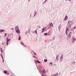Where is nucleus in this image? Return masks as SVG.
<instances>
[{
	"mask_svg": "<svg viewBox=\"0 0 76 76\" xmlns=\"http://www.w3.org/2000/svg\"><path fill=\"white\" fill-rule=\"evenodd\" d=\"M15 32H16V33H17V34H19L20 33V30L19 29V27L18 26H16L15 27Z\"/></svg>",
	"mask_w": 76,
	"mask_h": 76,
	"instance_id": "nucleus-1",
	"label": "nucleus"
},
{
	"mask_svg": "<svg viewBox=\"0 0 76 76\" xmlns=\"http://www.w3.org/2000/svg\"><path fill=\"white\" fill-rule=\"evenodd\" d=\"M68 23L69 25L70 26H71L72 25H73V23L72 21H69L68 22Z\"/></svg>",
	"mask_w": 76,
	"mask_h": 76,
	"instance_id": "nucleus-2",
	"label": "nucleus"
},
{
	"mask_svg": "<svg viewBox=\"0 0 76 76\" xmlns=\"http://www.w3.org/2000/svg\"><path fill=\"white\" fill-rule=\"evenodd\" d=\"M68 19V17L67 15H65V18L64 19V21H66V20H67Z\"/></svg>",
	"mask_w": 76,
	"mask_h": 76,
	"instance_id": "nucleus-3",
	"label": "nucleus"
},
{
	"mask_svg": "<svg viewBox=\"0 0 76 76\" xmlns=\"http://www.w3.org/2000/svg\"><path fill=\"white\" fill-rule=\"evenodd\" d=\"M75 40H76V38H75V37L73 38L72 40V43H74V42H75Z\"/></svg>",
	"mask_w": 76,
	"mask_h": 76,
	"instance_id": "nucleus-4",
	"label": "nucleus"
},
{
	"mask_svg": "<svg viewBox=\"0 0 76 76\" xmlns=\"http://www.w3.org/2000/svg\"><path fill=\"white\" fill-rule=\"evenodd\" d=\"M63 56H61L60 58V62H61L62 61V60H63Z\"/></svg>",
	"mask_w": 76,
	"mask_h": 76,
	"instance_id": "nucleus-5",
	"label": "nucleus"
},
{
	"mask_svg": "<svg viewBox=\"0 0 76 76\" xmlns=\"http://www.w3.org/2000/svg\"><path fill=\"white\" fill-rule=\"evenodd\" d=\"M69 30V29H68V28H66V35H67V34H68V33H67V31H68Z\"/></svg>",
	"mask_w": 76,
	"mask_h": 76,
	"instance_id": "nucleus-6",
	"label": "nucleus"
},
{
	"mask_svg": "<svg viewBox=\"0 0 76 76\" xmlns=\"http://www.w3.org/2000/svg\"><path fill=\"white\" fill-rule=\"evenodd\" d=\"M20 44L21 45H23V46H24V47H26V45H24V44L23 43V42H20Z\"/></svg>",
	"mask_w": 76,
	"mask_h": 76,
	"instance_id": "nucleus-7",
	"label": "nucleus"
},
{
	"mask_svg": "<svg viewBox=\"0 0 76 76\" xmlns=\"http://www.w3.org/2000/svg\"><path fill=\"white\" fill-rule=\"evenodd\" d=\"M50 25L52 27V28H53V23H50Z\"/></svg>",
	"mask_w": 76,
	"mask_h": 76,
	"instance_id": "nucleus-8",
	"label": "nucleus"
},
{
	"mask_svg": "<svg viewBox=\"0 0 76 76\" xmlns=\"http://www.w3.org/2000/svg\"><path fill=\"white\" fill-rule=\"evenodd\" d=\"M33 33H36V34L37 35L38 33H37V30H35L33 31Z\"/></svg>",
	"mask_w": 76,
	"mask_h": 76,
	"instance_id": "nucleus-9",
	"label": "nucleus"
},
{
	"mask_svg": "<svg viewBox=\"0 0 76 76\" xmlns=\"http://www.w3.org/2000/svg\"><path fill=\"white\" fill-rule=\"evenodd\" d=\"M37 14V11H34V16H35L36 14Z\"/></svg>",
	"mask_w": 76,
	"mask_h": 76,
	"instance_id": "nucleus-10",
	"label": "nucleus"
},
{
	"mask_svg": "<svg viewBox=\"0 0 76 76\" xmlns=\"http://www.w3.org/2000/svg\"><path fill=\"white\" fill-rule=\"evenodd\" d=\"M41 73H45V71L44 69H43L42 71L41 72Z\"/></svg>",
	"mask_w": 76,
	"mask_h": 76,
	"instance_id": "nucleus-11",
	"label": "nucleus"
},
{
	"mask_svg": "<svg viewBox=\"0 0 76 76\" xmlns=\"http://www.w3.org/2000/svg\"><path fill=\"white\" fill-rule=\"evenodd\" d=\"M44 31H46V30H45V28H43L42 30V32H43Z\"/></svg>",
	"mask_w": 76,
	"mask_h": 76,
	"instance_id": "nucleus-12",
	"label": "nucleus"
},
{
	"mask_svg": "<svg viewBox=\"0 0 76 76\" xmlns=\"http://www.w3.org/2000/svg\"><path fill=\"white\" fill-rule=\"evenodd\" d=\"M68 39H69L70 38V34H69L67 37Z\"/></svg>",
	"mask_w": 76,
	"mask_h": 76,
	"instance_id": "nucleus-13",
	"label": "nucleus"
},
{
	"mask_svg": "<svg viewBox=\"0 0 76 76\" xmlns=\"http://www.w3.org/2000/svg\"><path fill=\"white\" fill-rule=\"evenodd\" d=\"M49 64L50 66H51V67H52V66H53V64H52L51 63H50Z\"/></svg>",
	"mask_w": 76,
	"mask_h": 76,
	"instance_id": "nucleus-14",
	"label": "nucleus"
},
{
	"mask_svg": "<svg viewBox=\"0 0 76 76\" xmlns=\"http://www.w3.org/2000/svg\"><path fill=\"white\" fill-rule=\"evenodd\" d=\"M4 30H0V32H4Z\"/></svg>",
	"mask_w": 76,
	"mask_h": 76,
	"instance_id": "nucleus-15",
	"label": "nucleus"
},
{
	"mask_svg": "<svg viewBox=\"0 0 76 76\" xmlns=\"http://www.w3.org/2000/svg\"><path fill=\"white\" fill-rule=\"evenodd\" d=\"M48 35V34H47V33H45L44 35V36H45V35Z\"/></svg>",
	"mask_w": 76,
	"mask_h": 76,
	"instance_id": "nucleus-16",
	"label": "nucleus"
},
{
	"mask_svg": "<svg viewBox=\"0 0 76 76\" xmlns=\"http://www.w3.org/2000/svg\"><path fill=\"white\" fill-rule=\"evenodd\" d=\"M44 62H45V63H46V62H47V60L46 59H45L44 60Z\"/></svg>",
	"mask_w": 76,
	"mask_h": 76,
	"instance_id": "nucleus-17",
	"label": "nucleus"
},
{
	"mask_svg": "<svg viewBox=\"0 0 76 76\" xmlns=\"http://www.w3.org/2000/svg\"><path fill=\"white\" fill-rule=\"evenodd\" d=\"M10 39H7V42H9V41H10Z\"/></svg>",
	"mask_w": 76,
	"mask_h": 76,
	"instance_id": "nucleus-18",
	"label": "nucleus"
},
{
	"mask_svg": "<svg viewBox=\"0 0 76 76\" xmlns=\"http://www.w3.org/2000/svg\"><path fill=\"white\" fill-rule=\"evenodd\" d=\"M1 57H2L3 60V55L2 54H1Z\"/></svg>",
	"mask_w": 76,
	"mask_h": 76,
	"instance_id": "nucleus-19",
	"label": "nucleus"
},
{
	"mask_svg": "<svg viewBox=\"0 0 76 76\" xmlns=\"http://www.w3.org/2000/svg\"><path fill=\"white\" fill-rule=\"evenodd\" d=\"M58 56H57L56 57V60H57L58 61Z\"/></svg>",
	"mask_w": 76,
	"mask_h": 76,
	"instance_id": "nucleus-20",
	"label": "nucleus"
},
{
	"mask_svg": "<svg viewBox=\"0 0 76 76\" xmlns=\"http://www.w3.org/2000/svg\"><path fill=\"white\" fill-rule=\"evenodd\" d=\"M19 38L18 40H20V36H19Z\"/></svg>",
	"mask_w": 76,
	"mask_h": 76,
	"instance_id": "nucleus-21",
	"label": "nucleus"
},
{
	"mask_svg": "<svg viewBox=\"0 0 76 76\" xmlns=\"http://www.w3.org/2000/svg\"><path fill=\"white\" fill-rule=\"evenodd\" d=\"M7 35V33H5L4 34V36H5V37H6Z\"/></svg>",
	"mask_w": 76,
	"mask_h": 76,
	"instance_id": "nucleus-22",
	"label": "nucleus"
},
{
	"mask_svg": "<svg viewBox=\"0 0 76 76\" xmlns=\"http://www.w3.org/2000/svg\"><path fill=\"white\" fill-rule=\"evenodd\" d=\"M37 61L38 63H41V62H39V61Z\"/></svg>",
	"mask_w": 76,
	"mask_h": 76,
	"instance_id": "nucleus-23",
	"label": "nucleus"
},
{
	"mask_svg": "<svg viewBox=\"0 0 76 76\" xmlns=\"http://www.w3.org/2000/svg\"><path fill=\"white\" fill-rule=\"evenodd\" d=\"M58 73H56V74H55V76H58Z\"/></svg>",
	"mask_w": 76,
	"mask_h": 76,
	"instance_id": "nucleus-24",
	"label": "nucleus"
},
{
	"mask_svg": "<svg viewBox=\"0 0 76 76\" xmlns=\"http://www.w3.org/2000/svg\"><path fill=\"white\" fill-rule=\"evenodd\" d=\"M76 29V27H74L73 28V29Z\"/></svg>",
	"mask_w": 76,
	"mask_h": 76,
	"instance_id": "nucleus-25",
	"label": "nucleus"
},
{
	"mask_svg": "<svg viewBox=\"0 0 76 76\" xmlns=\"http://www.w3.org/2000/svg\"><path fill=\"white\" fill-rule=\"evenodd\" d=\"M4 73H7V71H4Z\"/></svg>",
	"mask_w": 76,
	"mask_h": 76,
	"instance_id": "nucleus-26",
	"label": "nucleus"
},
{
	"mask_svg": "<svg viewBox=\"0 0 76 76\" xmlns=\"http://www.w3.org/2000/svg\"><path fill=\"white\" fill-rule=\"evenodd\" d=\"M34 55H35V56H36V55H37V54H36V53H35L34 52Z\"/></svg>",
	"mask_w": 76,
	"mask_h": 76,
	"instance_id": "nucleus-27",
	"label": "nucleus"
},
{
	"mask_svg": "<svg viewBox=\"0 0 76 76\" xmlns=\"http://www.w3.org/2000/svg\"><path fill=\"white\" fill-rule=\"evenodd\" d=\"M33 57H34V58H36V57H35V56H33Z\"/></svg>",
	"mask_w": 76,
	"mask_h": 76,
	"instance_id": "nucleus-28",
	"label": "nucleus"
},
{
	"mask_svg": "<svg viewBox=\"0 0 76 76\" xmlns=\"http://www.w3.org/2000/svg\"><path fill=\"white\" fill-rule=\"evenodd\" d=\"M42 76H46V75H42Z\"/></svg>",
	"mask_w": 76,
	"mask_h": 76,
	"instance_id": "nucleus-29",
	"label": "nucleus"
},
{
	"mask_svg": "<svg viewBox=\"0 0 76 76\" xmlns=\"http://www.w3.org/2000/svg\"><path fill=\"white\" fill-rule=\"evenodd\" d=\"M1 53H3V50L1 51Z\"/></svg>",
	"mask_w": 76,
	"mask_h": 76,
	"instance_id": "nucleus-30",
	"label": "nucleus"
},
{
	"mask_svg": "<svg viewBox=\"0 0 76 76\" xmlns=\"http://www.w3.org/2000/svg\"><path fill=\"white\" fill-rule=\"evenodd\" d=\"M3 50H2V49H1V51H2Z\"/></svg>",
	"mask_w": 76,
	"mask_h": 76,
	"instance_id": "nucleus-31",
	"label": "nucleus"
},
{
	"mask_svg": "<svg viewBox=\"0 0 76 76\" xmlns=\"http://www.w3.org/2000/svg\"><path fill=\"white\" fill-rule=\"evenodd\" d=\"M7 45H8V42H7Z\"/></svg>",
	"mask_w": 76,
	"mask_h": 76,
	"instance_id": "nucleus-32",
	"label": "nucleus"
},
{
	"mask_svg": "<svg viewBox=\"0 0 76 76\" xmlns=\"http://www.w3.org/2000/svg\"><path fill=\"white\" fill-rule=\"evenodd\" d=\"M3 61L2 62L3 63V62H4V61H3Z\"/></svg>",
	"mask_w": 76,
	"mask_h": 76,
	"instance_id": "nucleus-33",
	"label": "nucleus"
},
{
	"mask_svg": "<svg viewBox=\"0 0 76 76\" xmlns=\"http://www.w3.org/2000/svg\"><path fill=\"white\" fill-rule=\"evenodd\" d=\"M2 45H4V44L3 43L2 44Z\"/></svg>",
	"mask_w": 76,
	"mask_h": 76,
	"instance_id": "nucleus-34",
	"label": "nucleus"
},
{
	"mask_svg": "<svg viewBox=\"0 0 76 76\" xmlns=\"http://www.w3.org/2000/svg\"><path fill=\"white\" fill-rule=\"evenodd\" d=\"M11 29H12L13 30V28H11Z\"/></svg>",
	"mask_w": 76,
	"mask_h": 76,
	"instance_id": "nucleus-35",
	"label": "nucleus"
},
{
	"mask_svg": "<svg viewBox=\"0 0 76 76\" xmlns=\"http://www.w3.org/2000/svg\"><path fill=\"white\" fill-rule=\"evenodd\" d=\"M36 58H37V59H38V58H37V57H36Z\"/></svg>",
	"mask_w": 76,
	"mask_h": 76,
	"instance_id": "nucleus-36",
	"label": "nucleus"
},
{
	"mask_svg": "<svg viewBox=\"0 0 76 76\" xmlns=\"http://www.w3.org/2000/svg\"><path fill=\"white\" fill-rule=\"evenodd\" d=\"M45 2H46V1H45Z\"/></svg>",
	"mask_w": 76,
	"mask_h": 76,
	"instance_id": "nucleus-37",
	"label": "nucleus"
},
{
	"mask_svg": "<svg viewBox=\"0 0 76 76\" xmlns=\"http://www.w3.org/2000/svg\"><path fill=\"white\" fill-rule=\"evenodd\" d=\"M47 1V0H46V1Z\"/></svg>",
	"mask_w": 76,
	"mask_h": 76,
	"instance_id": "nucleus-38",
	"label": "nucleus"
}]
</instances>
